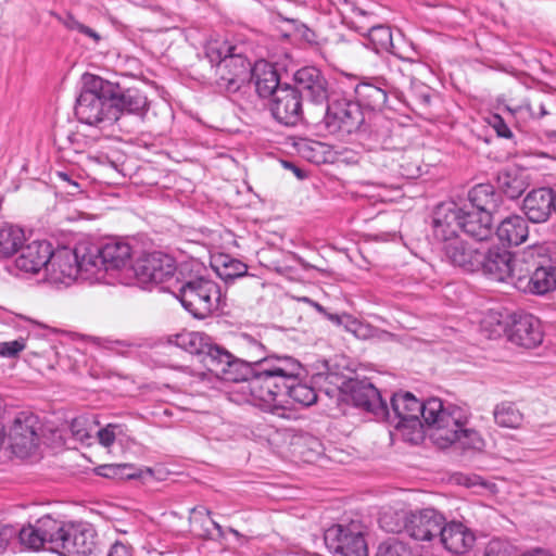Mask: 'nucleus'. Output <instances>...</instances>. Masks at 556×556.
<instances>
[{"mask_svg":"<svg viewBox=\"0 0 556 556\" xmlns=\"http://www.w3.org/2000/svg\"><path fill=\"white\" fill-rule=\"evenodd\" d=\"M248 348L251 350L247 358L232 355L225 348L215 350V355L208 358L207 370L215 374L224 381L247 382L254 405L270 407L273 396L270 390H266L270 377L278 372H288L290 363L277 361L278 355L265 354V348L250 336L244 337Z\"/></svg>","mask_w":556,"mask_h":556,"instance_id":"1","label":"nucleus"},{"mask_svg":"<svg viewBox=\"0 0 556 556\" xmlns=\"http://www.w3.org/2000/svg\"><path fill=\"white\" fill-rule=\"evenodd\" d=\"M81 83V91L75 104L77 119L101 129L115 124L117 110L111 101L115 94L113 83L90 73L83 75Z\"/></svg>","mask_w":556,"mask_h":556,"instance_id":"2","label":"nucleus"},{"mask_svg":"<svg viewBox=\"0 0 556 556\" xmlns=\"http://www.w3.org/2000/svg\"><path fill=\"white\" fill-rule=\"evenodd\" d=\"M514 287L538 295L556 289V262L547 248L532 245L517 253Z\"/></svg>","mask_w":556,"mask_h":556,"instance_id":"3","label":"nucleus"},{"mask_svg":"<svg viewBox=\"0 0 556 556\" xmlns=\"http://www.w3.org/2000/svg\"><path fill=\"white\" fill-rule=\"evenodd\" d=\"M277 361L290 363L292 369H288L286 374L278 372L270 377L266 390H270L273 393V403H270V407L260 408L281 418H290L291 413L283 404L286 397L307 407L316 403L317 393L313 387L300 381L304 368L298 359L288 355H278Z\"/></svg>","mask_w":556,"mask_h":556,"instance_id":"4","label":"nucleus"},{"mask_svg":"<svg viewBox=\"0 0 556 556\" xmlns=\"http://www.w3.org/2000/svg\"><path fill=\"white\" fill-rule=\"evenodd\" d=\"M439 422L435 430L430 432V438L438 447L457 445L464 451H480L483 447L484 442L479 432L467 427L468 416L463 408L447 404Z\"/></svg>","mask_w":556,"mask_h":556,"instance_id":"5","label":"nucleus"},{"mask_svg":"<svg viewBox=\"0 0 556 556\" xmlns=\"http://www.w3.org/2000/svg\"><path fill=\"white\" fill-rule=\"evenodd\" d=\"M391 408L394 419H397L396 427L404 426V422L408 421L421 425V417L432 432L440 424L439 418L445 412L446 405L437 397L421 402L410 392H397L391 397Z\"/></svg>","mask_w":556,"mask_h":556,"instance_id":"6","label":"nucleus"},{"mask_svg":"<svg viewBox=\"0 0 556 556\" xmlns=\"http://www.w3.org/2000/svg\"><path fill=\"white\" fill-rule=\"evenodd\" d=\"M52 540V552L61 556H99L97 532L85 522H63L58 520Z\"/></svg>","mask_w":556,"mask_h":556,"instance_id":"7","label":"nucleus"},{"mask_svg":"<svg viewBox=\"0 0 556 556\" xmlns=\"http://www.w3.org/2000/svg\"><path fill=\"white\" fill-rule=\"evenodd\" d=\"M178 298L182 306L197 318H205L218 308L220 288L210 278L199 276L184 282Z\"/></svg>","mask_w":556,"mask_h":556,"instance_id":"8","label":"nucleus"},{"mask_svg":"<svg viewBox=\"0 0 556 556\" xmlns=\"http://www.w3.org/2000/svg\"><path fill=\"white\" fill-rule=\"evenodd\" d=\"M365 528L358 520L333 525L325 531L324 541L333 556H368Z\"/></svg>","mask_w":556,"mask_h":556,"instance_id":"9","label":"nucleus"},{"mask_svg":"<svg viewBox=\"0 0 556 556\" xmlns=\"http://www.w3.org/2000/svg\"><path fill=\"white\" fill-rule=\"evenodd\" d=\"M324 121L329 132L350 135L361 128L365 118L359 103L338 98L328 103Z\"/></svg>","mask_w":556,"mask_h":556,"instance_id":"10","label":"nucleus"},{"mask_svg":"<svg viewBox=\"0 0 556 556\" xmlns=\"http://www.w3.org/2000/svg\"><path fill=\"white\" fill-rule=\"evenodd\" d=\"M252 64L243 54V47L228 55L215 68V84L220 91L235 93L251 80Z\"/></svg>","mask_w":556,"mask_h":556,"instance_id":"11","label":"nucleus"},{"mask_svg":"<svg viewBox=\"0 0 556 556\" xmlns=\"http://www.w3.org/2000/svg\"><path fill=\"white\" fill-rule=\"evenodd\" d=\"M132 271L138 283L146 288L172 278L176 271V263L167 254L153 252L139 257L132 265Z\"/></svg>","mask_w":556,"mask_h":556,"instance_id":"12","label":"nucleus"},{"mask_svg":"<svg viewBox=\"0 0 556 556\" xmlns=\"http://www.w3.org/2000/svg\"><path fill=\"white\" fill-rule=\"evenodd\" d=\"M480 263L479 271L489 279L514 286L517 254H513L504 247L493 245L482 251Z\"/></svg>","mask_w":556,"mask_h":556,"instance_id":"13","label":"nucleus"},{"mask_svg":"<svg viewBox=\"0 0 556 556\" xmlns=\"http://www.w3.org/2000/svg\"><path fill=\"white\" fill-rule=\"evenodd\" d=\"M445 517L433 508L410 511L404 518L403 531L413 540L431 542L438 540Z\"/></svg>","mask_w":556,"mask_h":556,"instance_id":"14","label":"nucleus"},{"mask_svg":"<svg viewBox=\"0 0 556 556\" xmlns=\"http://www.w3.org/2000/svg\"><path fill=\"white\" fill-rule=\"evenodd\" d=\"M462 207L455 202L437 205L432 215V233L437 241L447 245L459 238Z\"/></svg>","mask_w":556,"mask_h":556,"instance_id":"15","label":"nucleus"},{"mask_svg":"<svg viewBox=\"0 0 556 556\" xmlns=\"http://www.w3.org/2000/svg\"><path fill=\"white\" fill-rule=\"evenodd\" d=\"M274 118L285 126H295L303 118L302 98L292 86L286 85L276 90L270 104Z\"/></svg>","mask_w":556,"mask_h":556,"instance_id":"16","label":"nucleus"},{"mask_svg":"<svg viewBox=\"0 0 556 556\" xmlns=\"http://www.w3.org/2000/svg\"><path fill=\"white\" fill-rule=\"evenodd\" d=\"M79 249L67 247L51 248V258L47 263L46 271L52 282L70 285L78 276Z\"/></svg>","mask_w":556,"mask_h":556,"instance_id":"17","label":"nucleus"},{"mask_svg":"<svg viewBox=\"0 0 556 556\" xmlns=\"http://www.w3.org/2000/svg\"><path fill=\"white\" fill-rule=\"evenodd\" d=\"M544 332L539 318L531 314H514L508 329L510 342L526 348L534 349L543 341Z\"/></svg>","mask_w":556,"mask_h":556,"instance_id":"18","label":"nucleus"},{"mask_svg":"<svg viewBox=\"0 0 556 556\" xmlns=\"http://www.w3.org/2000/svg\"><path fill=\"white\" fill-rule=\"evenodd\" d=\"M293 90H298L301 98H306L316 104L324 103L328 98L327 80L321 72L314 66H305L294 74Z\"/></svg>","mask_w":556,"mask_h":556,"instance_id":"19","label":"nucleus"},{"mask_svg":"<svg viewBox=\"0 0 556 556\" xmlns=\"http://www.w3.org/2000/svg\"><path fill=\"white\" fill-rule=\"evenodd\" d=\"M351 399L353 404L368 413H371L377 419L391 420V415L386 401L379 390L368 381H356L351 388Z\"/></svg>","mask_w":556,"mask_h":556,"instance_id":"20","label":"nucleus"},{"mask_svg":"<svg viewBox=\"0 0 556 556\" xmlns=\"http://www.w3.org/2000/svg\"><path fill=\"white\" fill-rule=\"evenodd\" d=\"M521 208L529 222L545 223L556 212V195L551 188L533 189L525 197Z\"/></svg>","mask_w":556,"mask_h":556,"instance_id":"21","label":"nucleus"},{"mask_svg":"<svg viewBox=\"0 0 556 556\" xmlns=\"http://www.w3.org/2000/svg\"><path fill=\"white\" fill-rule=\"evenodd\" d=\"M114 96L111 98L112 105L117 110L116 123L123 113L132 114L141 119L150 108V102L140 89L123 88L119 84L113 83Z\"/></svg>","mask_w":556,"mask_h":556,"instance_id":"22","label":"nucleus"},{"mask_svg":"<svg viewBox=\"0 0 556 556\" xmlns=\"http://www.w3.org/2000/svg\"><path fill=\"white\" fill-rule=\"evenodd\" d=\"M58 520L47 515L39 518L35 526L23 527L17 530L20 542L31 549H39L49 545V549L52 552V540H54L56 532Z\"/></svg>","mask_w":556,"mask_h":556,"instance_id":"23","label":"nucleus"},{"mask_svg":"<svg viewBox=\"0 0 556 556\" xmlns=\"http://www.w3.org/2000/svg\"><path fill=\"white\" fill-rule=\"evenodd\" d=\"M170 342L189 354L197 356L206 368H208V358L214 356L215 350L220 348L210 336L199 331L178 333Z\"/></svg>","mask_w":556,"mask_h":556,"instance_id":"24","label":"nucleus"},{"mask_svg":"<svg viewBox=\"0 0 556 556\" xmlns=\"http://www.w3.org/2000/svg\"><path fill=\"white\" fill-rule=\"evenodd\" d=\"M477 241L466 242L460 237L456 240L448 242L447 245H443V251L450 262L460 267L467 273L479 271V265L482 250L478 247Z\"/></svg>","mask_w":556,"mask_h":556,"instance_id":"25","label":"nucleus"},{"mask_svg":"<svg viewBox=\"0 0 556 556\" xmlns=\"http://www.w3.org/2000/svg\"><path fill=\"white\" fill-rule=\"evenodd\" d=\"M51 243L46 240H35L21 247V253L15 260V266L21 271L37 274L51 258Z\"/></svg>","mask_w":556,"mask_h":556,"instance_id":"26","label":"nucleus"},{"mask_svg":"<svg viewBox=\"0 0 556 556\" xmlns=\"http://www.w3.org/2000/svg\"><path fill=\"white\" fill-rule=\"evenodd\" d=\"M378 165L387 167L393 175L406 179H416L421 175V166L418 157L409 153L381 151L376 154Z\"/></svg>","mask_w":556,"mask_h":556,"instance_id":"27","label":"nucleus"},{"mask_svg":"<svg viewBox=\"0 0 556 556\" xmlns=\"http://www.w3.org/2000/svg\"><path fill=\"white\" fill-rule=\"evenodd\" d=\"M438 541L446 551L460 555L467 553L473 546L476 536L473 532L462 522H446V520H444Z\"/></svg>","mask_w":556,"mask_h":556,"instance_id":"28","label":"nucleus"},{"mask_svg":"<svg viewBox=\"0 0 556 556\" xmlns=\"http://www.w3.org/2000/svg\"><path fill=\"white\" fill-rule=\"evenodd\" d=\"M40 424L33 414L21 413L11 429L13 445L25 451H31L39 442Z\"/></svg>","mask_w":556,"mask_h":556,"instance_id":"29","label":"nucleus"},{"mask_svg":"<svg viewBox=\"0 0 556 556\" xmlns=\"http://www.w3.org/2000/svg\"><path fill=\"white\" fill-rule=\"evenodd\" d=\"M462 231L477 242L491 238L493 233V217L483 212L465 211L462 208Z\"/></svg>","mask_w":556,"mask_h":556,"instance_id":"30","label":"nucleus"},{"mask_svg":"<svg viewBox=\"0 0 556 556\" xmlns=\"http://www.w3.org/2000/svg\"><path fill=\"white\" fill-rule=\"evenodd\" d=\"M251 79L254 80L256 92L262 98L275 97L276 90L282 88L275 67L267 62H257L251 68Z\"/></svg>","mask_w":556,"mask_h":556,"instance_id":"31","label":"nucleus"},{"mask_svg":"<svg viewBox=\"0 0 556 556\" xmlns=\"http://www.w3.org/2000/svg\"><path fill=\"white\" fill-rule=\"evenodd\" d=\"M468 200L477 212L493 216L502 204V195L491 184H479L468 192Z\"/></svg>","mask_w":556,"mask_h":556,"instance_id":"32","label":"nucleus"},{"mask_svg":"<svg viewBox=\"0 0 556 556\" xmlns=\"http://www.w3.org/2000/svg\"><path fill=\"white\" fill-rule=\"evenodd\" d=\"M496 236L502 243L519 245L529 237L528 223L520 215H510L500 223Z\"/></svg>","mask_w":556,"mask_h":556,"instance_id":"33","label":"nucleus"},{"mask_svg":"<svg viewBox=\"0 0 556 556\" xmlns=\"http://www.w3.org/2000/svg\"><path fill=\"white\" fill-rule=\"evenodd\" d=\"M356 103L362 108L371 111H380L384 108L388 93L387 90L380 85L379 81H362L354 88Z\"/></svg>","mask_w":556,"mask_h":556,"instance_id":"34","label":"nucleus"},{"mask_svg":"<svg viewBox=\"0 0 556 556\" xmlns=\"http://www.w3.org/2000/svg\"><path fill=\"white\" fill-rule=\"evenodd\" d=\"M101 266L104 271L119 269L125 267L131 256V248L123 241H110L101 248Z\"/></svg>","mask_w":556,"mask_h":556,"instance_id":"35","label":"nucleus"},{"mask_svg":"<svg viewBox=\"0 0 556 556\" xmlns=\"http://www.w3.org/2000/svg\"><path fill=\"white\" fill-rule=\"evenodd\" d=\"M25 241L24 230L9 223L0 225V258H7L16 253Z\"/></svg>","mask_w":556,"mask_h":556,"instance_id":"36","label":"nucleus"},{"mask_svg":"<svg viewBox=\"0 0 556 556\" xmlns=\"http://www.w3.org/2000/svg\"><path fill=\"white\" fill-rule=\"evenodd\" d=\"M497 185L501 191L509 199L519 198L528 186L522 174L516 169L500 172L497 175Z\"/></svg>","mask_w":556,"mask_h":556,"instance_id":"37","label":"nucleus"},{"mask_svg":"<svg viewBox=\"0 0 556 556\" xmlns=\"http://www.w3.org/2000/svg\"><path fill=\"white\" fill-rule=\"evenodd\" d=\"M494 421L502 428L518 429L523 422V414L513 402H502L493 410Z\"/></svg>","mask_w":556,"mask_h":556,"instance_id":"38","label":"nucleus"},{"mask_svg":"<svg viewBox=\"0 0 556 556\" xmlns=\"http://www.w3.org/2000/svg\"><path fill=\"white\" fill-rule=\"evenodd\" d=\"M368 39L377 53L388 52L402 58L393 43L392 31L389 26L376 25L369 28Z\"/></svg>","mask_w":556,"mask_h":556,"instance_id":"39","label":"nucleus"},{"mask_svg":"<svg viewBox=\"0 0 556 556\" xmlns=\"http://www.w3.org/2000/svg\"><path fill=\"white\" fill-rule=\"evenodd\" d=\"M213 267L217 276L225 281L243 277L248 273L247 264L229 255H220L217 257Z\"/></svg>","mask_w":556,"mask_h":556,"instance_id":"40","label":"nucleus"},{"mask_svg":"<svg viewBox=\"0 0 556 556\" xmlns=\"http://www.w3.org/2000/svg\"><path fill=\"white\" fill-rule=\"evenodd\" d=\"M241 46H235L228 41L212 40L205 46V58L215 67L228 55L241 50Z\"/></svg>","mask_w":556,"mask_h":556,"instance_id":"41","label":"nucleus"},{"mask_svg":"<svg viewBox=\"0 0 556 556\" xmlns=\"http://www.w3.org/2000/svg\"><path fill=\"white\" fill-rule=\"evenodd\" d=\"M78 249V274L85 271L91 275H96L103 270V267L101 266L102 255L100 248Z\"/></svg>","mask_w":556,"mask_h":556,"instance_id":"42","label":"nucleus"},{"mask_svg":"<svg viewBox=\"0 0 556 556\" xmlns=\"http://www.w3.org/2000/svg\"><path fill=\"white\" fill-rule=\"evenodd\" d=\"M96 425H98V422L94 419L88 416H78L71 422V433L77 441L90 444Z\"/></svg>","mask_w":556,"mask_h":556,"instance_id":"43","label":"nucleus"},{"mask_svg":"<svg viewBox=\"0 0 556 556\" xmlns=\"http://www.w3.org/2000/svg\"><path fill=\"white\" fill-rule=\"evenodd\" d=\"M376 556H413V551L402 540L390 538L380 543Z\"/></svg>","mask_w":556,"mask_h":556,"instance_id":"44","label":"nucleus"},{"mask_svg":"<svg viewBox=\"0 0 556 556\" xmlns=\"http://www.w3.org/2000/svg\"><path fill=\"white\" fill-rule=\"evenodd\" d=\"M393 123L382 115H376L372 123L375 140L380 144L388 143L391 138Z\"/></svg>","mask_w":556,"mask_h":556,"instance_id":"45","label":"nucleus"},{"mask_svg":"<svg viewBox=\"0 0 556 556\" xmlns=\"http://www.w3.org/2000/svg\"><path fill=\"white\" fill-rule=\"evenodd\" d=\"M296 147L299 153L309 162L318 164L323 161V143L303 139L296 144Z\"/></svg>","mask_w":556,"mask_h":556,"instance_id":"46","label":"nucleus"},{"mask_svg":"<svg viewBox=\"0 0 556 556\" xmlns=\"http://www.w3.org/2000/svg\"><path fill=\"white\" fill-rule=\"evenodd\" d=\"M511 549L507 540L494 538L486 544L484 556H511Z\"/></svg>","mask_w":556,"mask_h":556,"instance_id":"47","label":"nucleus"},{"mask_svg":"<svg viewBox=\"0 0 556 556\" xmlns=\"http://www.w3.org/2000/svg\"><path fill=\"white\" fill-rule=\"evenodd\" d=\"M130 469V465H106L101 467L100 475L105 478H118V479H134L137 478V473H124L125 470Z\"/></svg>","mask_w":556,"mask_h":556,"instance_id":"48","label":"nucleus"},{"mask_svg":"<svg viewBox=\"0 0 556 556\" xmlns=\"http://www.w3.org/2000/svg\"><path fill=\"white\" fill-rule=\"evenodd\" d=\"M121 432V426L109 424L104 428L99 429L96 433L99 443L104 447H110L115 442L117 433Z\"/></svg>","mask_w":556,"mask_h":556,"instance_id":"49","label":"nucleus"},{"mask_svg":"<svg viewBox=\"0 0 556 556\" xmlns=\"http://www.w3.org/2000/svg\"><path fill=\"white\" fill-rule=\"evenodd\" d=\"M489 125L496 131L498 137L509 139L513 137V131L504 121V118L498 114H492L488 118Z\"/></svg>","mask_w":556,"mask_h":556,"instance_id":"50","label":"nucleus"},{"mask_svg":"<svg viewBox=\"0 0 556 556\" xmlns=\"http://www.w3.org/2000/svg\"><path fill=\"white\" fill-rule=\"evenodd\" d=\"M26 344L24 339L1 342L0 355L4 357H14L25 349Z\"/></svg>","mask_w":556,"mask_h":556,"instance_id":"51","label":"nucleus"},{"mask_svg":"<svg viewBox=\"0 0 556 556\" xmlns=\"http://www.w3.org/2000/svg\"><path fill=\"white\" fill-rule=\"evenodd\" d=\"M55 175L63 182L62 189L70 195H77L81 192L80 185L72 179V176L66 172H56Z\"/></svg>","mask_w":556,"mask_h":556,"instance_id":"52","label":"nucleus"},{"mask_svg":"<svg viewBox=\"0 0 556 556\" xmlns=\"http://www.w3.org/2000/svg\"><path fill=\"white\" fill-rule=\"evenodd\" d=\"M16 534L17 530L13 526L0 525V555L7 549L9 543Z\"/></svg>","mask_w":556,"mask_h":556,"instance_id":"53","label":"nucleus"},{"mask_svg":"<svg viewBox=\"0 0 556 556\" xmlns=\"http://www.w3.org/2000/svg\"><path fill=\"white\" fill-rule=\"evenodd\" d=\"M211 511L203 506H195L190 509L189 521L191 523H198L202 520V517H210Z\"/></svg>","mask_w":556,"mask_h":556,"instance_id":"54","label":"nucleus"},{"mask_svg":"<svg viewBox=\"0 0 556 556\" xmlns=\"http://www.w3.org/2000/svg\"><path fill=\"white\" fill-rule=\"evenodd\" d=\"M58 20L70 30H77L79 31L80 30V27L83 26V24L80 22H78L74 15H72L71 13H66L65 16H56Z\"/></svg>","mask_w":556,"mask_h":556,"instance_id":"55","label":"nucleus"},{"mask_svg":"<svg viewBox=\"0 0 556 556\" xmlns=\"http://www.w3.org/2000/svg\"><path fill=\"white\" fill-rule=\"evenodd\" d=\"M106 556H131L129 548L123 543L113 544Z\"/></svg>","mask_w":556,"mask_h":556,"instance_id":"56","label":"nucleus"},{"mask_svg":"<svg viewBox=\"0 0 556 556\" xmlns=\"http://www.w3.org/2000/svg\"><path fill=\"white\" fill-rule=\"evenodd\" d=\"M526 109L533 118H542L548 114L543 103H539L536 108L529 103Z\"/></svg>","mask_w":556,"mask_h":556,"instance_id":"57","label":"nucleus"},{"mask_svg":"<svg viewBox=\"0 0 556 556\" xmlns=\"http://www.w3.org/2000/svg\"><path fill=\"white\" fill-rule=\"evenodd\" d=\"M78 33L89 37L94 43H99V41L101 40V36L94 29L84 24Z\"/></svg>","mask_w":556,"mask_h":556,"instance_id":"58","label":"nucleus"},{"mask_svg":"<svg viewBox=\"0 0 556 556\" xmlns=\"http://www.w3.org/2000/svg\"><path fill=\"white\" fill-rule=\"evenodd\" d=\"M522 556H555V555L552 553V551H549L547 548L535 547V548L528 551Z\"/></svg>","mask_w":556,"mask_h":556,"instance_id":"59","label":"nucleus"},{"mask_svg":"<svg viewBox=\"0 0 556 556\" xmlns=\"http://www.w3.org/2000/svg\"><path fill=\"white\" fill-rule=\"evenodd\" d=\"M542 136L548 144L556 149V130H545Z\"/></svg>","mask_w":556,"mask_h":556,"instance_id":"60","label":"nucleus"},{"mask_svg":"<svg viewBox=\"0 0 556 556\" xmlns=\"http://www.w3.org/2000/svg\"><path fill=\"white\" fill-rule=\"evenodd\" d=\"M302 300L304 302L311 304L313 307H315V309L317 312L321 313L323 315L326 314V308L323 305H320L319 303H317V302H315V301H313V300H311L308 298H303Z\"/></svg>","mask_w":556,"mask_h":556,"instance_id":"61","label":"nucleus"},{"mask_svg":"<svg viewBox=\"0 0 556 556\" xmlns=\"http://www.w3.org/2000/svg\"><path fill=\"white\" fill-rule=\"evenodd\" d=\"M329 320H331L332 323L337 324V325H341L342 324V319L341 317L338 315V314H331V313H328L326 311V314H324Z\"/></svg>","mask_w":556,"mask_h":556,"instance_id":"62","label":"nucleus"},{"mask_svg":"<svg viewBox=\"0 0 556 556\" xmlns=\"http://www.w3.org/2000/svg\"><path fill=\"white\" fill-rule=\"evenodd\" d=\"M387 516H383L381 519H380V522H381V526L382 528H384L387 531H391V532H396V531H401L400 529H397L396 527H391L387 523Z\"/></svg>","mask_w":556,"mask_h":556,"instance_id":"63","label":"nucleus"},{"mask_svg":"<svg viewBox=\"0 0 556 556\" xmlns=\"http://www.w3.org/2000/svg\"><path fill=\"white\" fill-rule=\"evenodd\" d=\"M286 166H287V167H292V168H293L294 174H295L299 178H303V177H304V176H303V174H302V170H301L300 168L295 167L294 165H292V164H290V163H288V162H287V163H286Z\"/></svg>","mask_w":556,"mask_h":556,"instance_id":"64","label":"nucleus"}]
</instances>
